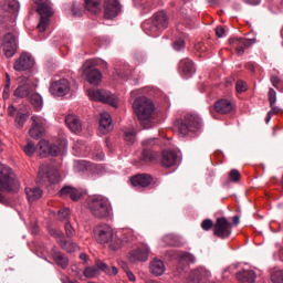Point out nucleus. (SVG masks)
I'll return each instance as SVG.
<instances>
[{"instance_id": "dca6fc26", "label": "nucleus", "mask_w": 283, "mask_h": 283, "mask_svg": "<svg viewBox=\"0 0 283 283\" xmlns=\"http://www.w3.org/2000/svg\"><path fill=\"white\" fill-rule=\"evenodd\" d=\"M123 6H120V0H105L104 1V18L105 19H116L120 14Z\"/></svg>"}, {"instance_id": "09e8293b", "label": "nucleus", "mask_w": 283, "mask_h": 283, "mask_svg": "<svg viewBox=\"0 0 283 283\" xmlns=\"http://www.w3.org/2000/svg\"><path fill=\"white\" fill-rule=\"evenodd\" d=\"M50 235L56 238L57 242L61 244L65 239L63 238V232L56 231L55 229H51L49 231Z\"/></svg>"}, {"instance_id": "6e6552de", "label": "nucleus", "mask_w": 283, "mask_h": 283, "mask_svg": "<svg viewBox=\"0 0 283 283\" xmlns=\"http://www.w3.org/2000/svg\"><path fill=\"white\" fill-rule=\"evenodd\" d=\"M80 72L82 76H86L91 85H98V83L103 81V74L101 71H98V69L94 67V64L90 60L83 64V66L80 69Z\"/></svg>"}, {"instance_id": "c03bdc74", "label": "nucleus", "mask_w": 283, "mask_h": 283, "mask_svg": "<svg viewBox=\"0 0 283 283\" xmlns=\"http://www.w3.org/2000/svg\"><path fill=\"white\" fill-rule=\"evenodd\" d=\"M214 226H213V220L211 219H205L202 222H201V229L203 231H211V229H213Z\"/></svg>"}, {"instance_id": "0eeeda50", "label": "nucleus", "mask_w": 283, "mask_h": 283, "mask_svg": "<svg viewBox=\"0 0 283 283\" xmlns=\"http://www.w3.org/2000/svg\"><path fill=\"white\" fill-rule=\"evenodd\" d=\"M232 229L233 223H231L227 217H219L214 223L213 235L220 238V240H227V238L231 237Z\"/></svg>"}, {"instance_id": "412c9836", "label": "nucleus", "mask_w": 283, "mask_h": 283, "mask_svg": "<svg viewBox=\"0 0 283 283\" xmlns=\"http://www.w3.org/2000/svg\"><path fill=\"white\" fill-rule=\"evenodd\" d=\"M133 187L147 188L149 185H157V181L154 180V177L149 174H140L130 178Z\"/></svg>"}, {"instance_id": "b1692460", "label": "nucleus", "mask_w": 283, "mask_h": 283, "mask_svg": "<svg viewBox=\"0 0 283 283\" xmlns=\"http://www.w3.org/2000/svg\"><path fill=\"white\" fill-rule=\"evenodd\" d=\"M112 129H114V126L112 125V115H109V113L107 112L101 113L98 130L103 135H105V134H109Z\"/></svg>"}, {"instance_id": "f704fd0d", "label": "nucleus", "mask_w": 283, "mask_h": 283, "mask_svg": "<svg viewBox=\"0 0 283 283\" xmlns=\"http://www.w3.org/2000/svg\"><path fill=\"white\" fill-rule=\"evenodd\" d=\"M30 103H31V105H33V107H35L38 111H39V109H42V107H43V97H41L40 94L33 92V93L30 95Z\"/></svg>"}, {"instance_id": "864d4df0", "label": "nucleus", "mask_w": 283, "mask_h": 283, "mask_svg": "<svg viewBox=\"0 0 283 283\" xmlns=\"http://www.w3.org/2000/svg\"><path fill=\"white\" fill-rule=\"evenodd\" d=\"M180 260H185V262L193 264L196 262V256H193L191 253H184L180 255Z\"/></svg>"}, {"instance_id": "cd10ccee", "label": "nucleus", "mask_w": 283, "mask_h": 283, "mask_svg": "<svg viewBox=\"0 0 283 283\" xmlns=\"http://www.w3.org/2000/svg\"><path fill=\"white\" fill-rule=\"evenodd\" d=\"M158 160V153L154 151L149 148H144L142 151L140 163L144 165H151L157 163Z\"/></svg>"}, {"instance_id": "0e129e2a", "label": "nucleus", "mask_w": 283, "mask_h": 283, "mask_svg": "<svg viewBox=\"0 0 283 283\" xmlns=\"http://www.w3.org/2000/svg\"><path fill=\"white\" fill-rule=\"evenodd\" d=\"M195 50L200 53L207 52V46L202 42H199L195 45Z\"/></svg>"}, {"instance_id": "72a5a7b5", "label": "nucleus", "mask_w": 283, "mask_h": 283, "mask_svg": "<svg viewBox=\"0 0 283 283\" xmlns=\"http://www.w3.org/2000/svg\"><path fill=\"white\" fill-rule=\"evenodd\" d=\"M207 270L205 269H198L191 272L189 276L188 283H200V277H202V274L206 273ZM207 275H209V272H207Z\"/></svg>"}, {"instance_id": "de8ad7c7", "label": "nucleus", "mask_w": 283, "mask_h": 283, "mask_svg": "<svg viewBox=\"0 0 283 283\" xmlns=\"http://www.w3.org/2000/svg\"><path fill=\"white\" fill-rule=\"evenodd\" d=\"M59 220H70V208H64L57 213Z\"/></svg>"}, {"instance_id": "a18cd8bd", "label": "nucleus", "mask_w": 283, "mask_h": 283, "mask_svg": "<svg viewBox=\"0 0 283 283\" xmlns=\"http://www.w3.org/2000/svg\"><path fill=\"white\" fill-rule=\"evenodd\" d=\"M268 101H269L270 105H273L277 102V93L275 92V90H273V88L269 90Z\"/></svg>"}, {"instance_id": "680f3d73", "label": "nucleus", "mask_w": 283, "mask_h": 283, "mask_svg": "<svg viewBox=\"0 0 283 283\" xmlns=\"http://www.w3.org/2000/svg\"><path fill=\"white\" fill-rule=\"evenodd\" d=\"M73 17H83V10L73 4L72 8Z\"/></svg>"}, {"instance_id": "9d476101", "label": "nucleus", "mask_w": 283, "mask_h": 283, "mask_svg": "<svg viewBox=\"0 0 283 283\" xmlns=\"http://www.w3.org/2000/svg\"><path fill=\"white\" fill-rule=\"evenodd\" d=\"M19 14V1L0 0V23H3L8 17H17Z\"/></svg>"}, {"instance_id": "423d86ee", "label": "nucleus", "mask_w": 283, "mask_h": 283, "mask_svg": "<svg viewBox=\"0 0 283 283\" xmlns=\"http://www.w3.org/2000/svg\"><path fill=\"white\" fill-rule=\"evenodd\" d=\"M88 96L91 101H98L99 103H106L112 107H118V99L116 98V95L112 94L109 91L91 88L88 90Z\"/></svg>"}, {"instance_id": "6ab92c4d", "label": "nucleus", "mask_w": 283, "mask_h": 283, "mask_svg": "<svg viewBox=\"0 0 283 283\" xmlns=\"http://www.w3.org/2000/svg\"><path fill=\"white\" fill-rule=\"evenodd\" d=\"M32 67H34V59L30 53H22L13 64L15 72H25Z\"/></svg>"}, {"instance_id": "2eb2a0df", "label": "nucleus", "mask_w": 283, "mask_h": 283, "mask_svg": "<svg viewBox=\"0 0 283 283\" xmlns=\"http://www.w3.org/2000/svg\"><path fill=\"white\" fill-rule=\"evenodd\" d=\"M95 240L99 244H108V242L114 240V229L107 224L99 226L95 230Z\"/></svg>"}, {"instance_id": "58836bf2", "label": "nucleus", "mask_w": 283, "mask_h": 283, "mask_svg": "<svg viewBox=\"0 0 283 283\" xmlns=\"http://www.w3.org/2000/svg\"><path fill=\"white\" fill-rule=\"evenodd\" d=\"M60 247H62L64 251H67V253H74V251H78V245L76 243L67 242L65 239L60 241Z\"/></svg>"}, {"instance_id": "c9c22d12", "label": "nucleus", "mask_w": 283, "mask_h": 283, "mask_svg": "<svg viewBox=\"0 0 283 283\" xmlns=\"http://www.w3.org/2000/svg\"><path fill=\"white\" fill-rule=\"evenodd\" d=\"M97 266H98V269H101V271L106 273V275H118V268H116V266L109 268L108 264L103 263V262H98Z\"/></svg>"}, {"instance_id": "a19ab883", "label": "nucleus", "mask_w": 283, "mask_h": 283, "mask_svg": "<svg viewBox=\"0 0 283 283\" xmlns=\"http://www.w3.org/2000/svg\"><path fill=\"white\" fill-rule=\"evenodd\" d=\"M124 138L126 143H134L136 140V129L125 130Z\"/></svg>"}, {"instance_id": "5fc2aeb1", "label": "nucleus", "mask_w": 283, "mask_h": 283, "mask_svg": "<svg viewBox=\"0 0 283 283\" xmlns=\"http://www.w3.org/2000/svg\"><path fill=\"white\" fill-rule=\"evenodd\" d=\"M65 233L67 235V238H74L75 235V231L74 228L72 227L71 222L65 223Z\"/></svg>"}, {"instance_id": "ddd939ff", "label": "nucleus", "mask_w": 283, "mask_h": 283, "mask_svg": "<svg viewBox=\"0 0 283 283\" xmlns=\"http://www.w3.org/2000/svg\"><path fill=\"white\" fill-rule=\"evenodd\" d=\"M169 28V15L165 11H158L153 15L150 32H163Z\"/></svg>"}, {"instance_id": "7ed1b4c3", "label": "nucleus", "mask_w": 283, "mask_h": 283, "mask_svg": "<svg viewBox=\"0 0 283 283\" xmlns=\"http://www.w3.org/2000/svg\"><path fill=\"white\" fill-rule=\"evenodd\" d=\"M175 127H177L180 136H187L189 132L200 129V127H202V123L200 122V117H198V115L188 114L182 119L177 120L175 123Z\"/></svg>"}, {"instance_id": "9b49d317", "label": "nucleus", "mask_w": 283, "mask_h": 283, "mask_svg": "<svg viewBox=\"0 0 283 283\" xmlns=\"http://www.w3.org/2000/svg\"><path fill=\"white\" fill-rule=\"evenodd\" d=\"M38 176L40 178V182H45V180H49L51 185H56V182L61 180L59 170L50 165L40 166Z\"/></svg>"}, {"instance_id": "4468645a", "label": "nucleus", "mask_w": 283, "mask_h": 283, "mask_svg": "<svg viewBox=\"0 0 283 283\" xmlns=\"http://www.w3.org/2000/svg\"><path fill=\"white\" fill-rule=\"evenodd\" d=\"M32 127L29 130V135L31 138L39 140V138L43 137V132H45V119L41 116L33 115L31 117Z\"/></svg>"}, {"instance_id": "5701e85b", "label": "nucleus", "mask_w": 283, "mask_h": 283, "mask_svg": "<svg viewBox=\"0 0 283 283\" xmlns=\"http://www.w3.org/2000/svg\"><path fill=\"white\" fill-rule=\"evenodd\" d=\"M179 72H181L186 78L193 76V74H196V65L193 64V61H191L189 57L180 60Z\"/></svg>"}, {"instance_id": "39448f33", "label": "nucleus", "mask_w": 283, "mask_h": 283, "mask_svg": "<svg viewBox=\"0 0 283 283\" xmlns=\"http://www.w3.org/2000/svg\"><path fill=\"white\" fill-rule=\"evenodd\" d=\"M34 90H36V82H34V76H23L22 84L14 90L13 96H15V98H28L31 96Z\"/></svg>"}, {"instance_id": "3c124183", "label": "nucleus", "mask_w": 283, "mask_h": 283, "mask_svg": "<svg viewBox=\"0 0 283 283\" xmlns=\"http://www.w3.org/2000/svg\"><path fill=\"white\" fill-rule=\"evenodd\" d=\"M123 269H124L129 282H136V275H134L133 271H129V268L127 266V264L123 263Z\"/></svg>"}, {"instance_id": "f257e3e1", "label": "nucleus", "mask_w": 283, "mask_h": 283, "mask_svg": "<svg viewBox=\"0 0 283 283\" xmlns=\"http://www.w3.org/2000/svg\"><path fill=\"white\" fill-rule=\"evenodd\" d=\"M133 109L144 129H151L154 127V102L151 99L142 96L137 97L133 103Z\"/></svg>"}, {"instance_id": "a878e982", "label": "nucleus", "mask_w": 283, "mask_h": 283, "mask_svg": "<svg viewBox=\"0 0 283 283\" xmlns=\"http://www.w3.org/2000/svg\"><path fill=\"white\" fill-rule=\"evenodd\" d=\"M217 114H231L233 112V104L229 99H219L214 103Z\"/></svg>"}, {"instance_id": "7c9ffc66", "label": "nucleus", "mask_w": 283, "mask_h": 283, "mask_svg": "<svg viewBox=\"0 0 283 283\" xmlns=\"http://www.w3.org/2000/svg\"><path fill=\"white\" fill-rule=\"evenodd\" d=\"M52 258L54 262L61 266V269H65L66 266L70 265V260L65 254L61 253V251H57L55 249L52 250Z\"/></svg>"}, {"instance_id": "69168bd1", "label": "nucleus", "mask_w": 283, "mask_h": 283, "mask_svg": "<svg viewBox=\"0 0 283 283\" xmlns=\"http://www.w3.org/2000/svg\"><path fill=\"white\" fill-rule=\"evenodd\" d=\"M8 115L11 117L17 116V107H14V105H10L7 109Z\"/></svg>"}, {"instance_id": "bb28decb", "label": "nucleus", "mask_w": 283, "mask_h": 283, "mask_svg": "<svg viewBox=\"0 0 283 283\" xmlns=\"http://www.w3.org/2000/svg\"><path fill=\"white\" fill-rule=\"evenodd\" d=\"M60 196L61 198H67L69 196L71 200L76 202V200H81V196H83V193H81L76 188L65 186L60 190Z\"/></svg>"}, {"instance_id": "1a4fd4ad", "label": "nucleus", "mask_w": 283, "mask_h": 283, "mask_svg": "<svg viewBox=\"0 0 283 283\" xmlns=\"http://www.w3.org/2000/svg\"><path fill=\"white\" fill-rule=\"evenodd\" d=\"M17 185V177L10 167H3L0 172V191H7L10 193L13 187Z\"/></svg>"}, {"instance_id": "20e7f679", "label": "nucleus", "mask_w": 283, "mask_h": 283, "mask_svg": "<svg viewBox=\"0 0 283 283\" xmlns=\"http://www.w3.org/2000/svg\"><path fill=\"white\" fill-rule=\"evenodd\" d=\"M74 87H76V83L74 81L60 78L51 83L49 92L52 94V96H57L61 98L63 96H67V94H70Z\"/></svg>"}, {"instance_id": "393cba45", "label": "nucleus", "mask_w": 283, "mask_h": 283, "mask_svg": "<svg viewBox=\"0 0 283 283\" xmlns=\"http://www.w3.org/2000/svg\"><path fill=\"white\" fill-rule=\"evenodd\" d=\"M65 124L73 134H81L83 132V124H81V119L76 115H67Z\"/></svg>"}, {"instance_id": "49530a36", "label": "nucleus", "mask_w": 283, "mask_h": 283, "mask_svg": "<svg viewBox=\"0 0 283 283\" xmlns=\"http://www.w3.org/2000/svg\"><path fill=\"white\" fill-rule=\"evenodd\" d=\"M229 178L232 182H239L241 178L240 171L238 169L230 170Z\"/></svg>"}, {"instance_id": "79ce46f5", "label": "nucleus", "mask_w": 283, "mask_h": 283, "mask_svg": "<svg viewBox=\"0 0 283 283\" xmlns=\"http://www.w3.org/2000/svg\"><path fill=\"white\" fill-rule=\"evenodd\" d=\"M273 283H283V270H279L271 275Z\"/></svg>"}, {"instance_id": "a211bd4d", "label": "nucleus", "mask_w": 283, "mask_h": 283, "mask_svg": "<svg viewBox=\"0 0 283 283\" xmlns=\"http://www.w3.org/2000/svg\"><path fill=\"white\" fill-rule=\"evenodd\" d=\"M229 43L235 49L238 56H242L244 50L251 48V45L255 43V39L230 38Z\"/></svg>"}, {"instance_id": "4d7b16f0", "label": "nucleus", "mask_w": 283, "mask_h": 283, "mask_svg": "<svg viewBox=\"0 0 283 283\" xmlns=\"http://www.w3.org/2000/svg\"><path fill=\"white\" fill-rule=\"evenodd\" d=\"M172 48L177 52H180V50H182L185 48V40L179 39V40L175 41L172 44Z\"/></svg>"}, {"instance_id": "37998d69", "label": "nucleus", "mask_w": 283, "mask_h": 283, "mask_svg": "<svg viewBox=\"0 0 283 283\" xmlns=\"http://www.w3.org/2000/svg\"><path fill=\"white\" fill-rule=\"evenodd\" d=\"M23 150L27 154V156H33L34 151H36V147L34 146V143L29 142L27 146H24Z\"/></svg>"}, {"instance_id": "bf43d9fd", "label": "nucleus", "mask_w": 283, "mask_h": 283, "mask_svg": "<svg viewBox=\"0 0 283 283\" xmlns=\"http://www.w3.org/2000/svg\"><path fill=\"white\" fill-rule=\"evenodd\" d=\"M270 81L273 87H275L276 90H280V83H282V80H280V77H277L276 75H272Z\"/></svg>"}, {"instance_id": "c85d7f7f", "label": "nucleus", "mask_w": 283, "mask_h": 283, "mask_svg": "<svg viewBox=\"0 0 283 283\" xmlns=\"http://www.w3.org/2000/svg\"><path fill=\"white\" fill-rule=\"evenodd\" d=\"M255 277H258V275L253 270H243L237 273L239 283H255Z\"/></svg>"}, {"instance_id": "603ef678", "label": "nucleus", "mask_w": 283, "mask_h": 283, "mask_svg": "<svg viewBox=\"0 0 283 283\" xmlns=\"http://www.w3.org/2000/svg\"><path fill=\"white\" fill-rule=\"evenodd\" d=\"M235 90L238 94H242V92H247V84H244V81L242 80L237 81Z\"/></svg>"}, {"instance_id": "e2e57ef3", "label": "nucleus", "mask_w": 283, "mask_h": 283, "mask_svg": "<svg viewBox=\"0 0 283 283\" xmlns=\"http://www.w3.org/2000/svg\"><path fill=\"white\" fill-rule=\"evenodd\" d=\"M2 98L4 101H8V98H10V86L9 85H4Z\"/></svg>"}, {"instance_id": "473e14b6", "label": "nucleus", "mask_w": 283, "mask_h": 283, "mask_svg": "<svg viewBox=\"0 0 283 283\" xmlns=\"http://www.w3.org/2000/svg\"><path fill=\"white\" fill-rule=\"evenodd\" d=\"M25 193L29 202H34V200H39L43 196V190L41 188H25Z\"/></svg>"}, {"instance_id": "13d9d810", "label": "nucleus", "mask_w": 283, "mask_h": 283, "mask_svg": "<svg viewBox=\"0 0 283 283\" xmlns=\"http://www.w3.org/2000/svg\"><path fill=\"white\" fill-rule=\"evenodd\" d=\"M157 139L156 138H149L142 143L144 149H147V147H154L156 145Z\"/></svg>"}, {"instance_id": "e433bc0d", "label": "nucleus", "mask_w": 283, "mask_h": 283, "mask_svg": "<svg viewBox=\"0 0 283 283\" xmlns=\"http://www.w3.org/2000/svg\"><path fill=\"white\" fill-rule=\"evenodd\" d=\"M28 118H30V113H21L18 111L15 114V126L19 127V129H21V127L25 125Z\"/></svg>"}, {"instance_id": "2f4dec72", "label": "nucleus", "mask_w": 283, "mask_h": 283, "mask_svg": "<svg viewBox=\"0 0 283 283\" xmlns=\"http://www.w3.org/2000/svg\"><path fill=\"white\" fill-rule=\"evenodd\" d=\"M85 9L92 14H99L101 12V0H84Z\"/></svg>"}, {"instance_id": "338daca9", "label": "nucleus", "mask_w": 283, "mask_h": 283, "mask_svg": "<svg viewBox=\"0 0 283 283\" xmlns=\"http://www.w3.org/2000/svg\"><path fill=\"white\" fill-rule=\"evenodd\" d=\"M270 107L272 109V111H270V112H272V114H280L281 109L275 104H270Z\"/></svg>"}, {"instance_id": "4be33fe9", "label": "nucleus", "mask_w": 283, "mask_h": 283, "mask_svg": "<svg viewBox=\"0 0 283 283\" xmlns=\"http://www.w3.org/2000/svg\"><path fill=\"white\" fill-rule=\"evenodd\" d=\"M161 166L166 169H169L170 167H175V165L178 163V153L175 150H164L161 153Z\"/></svg>"}, {"instance_id": "aec40b11", "label": "nucleus", "mask_w": 283, "mask_h": 283, "mask_svg": "<svg viewBox=\"0 0 283 283\" xmlns=\"http://www.w3.org/2000/svg\"><path fill=\"white\" fill-rule=\"evenodd\" d=\"M149 247L143 244L140 248L133 250L129 253V261L130 262H147L149 260Z\"/></svg>"}, {"instance_id": "8fccbe9b", "label": "nucleus", "mask_w": 283, "mask_h": 283, "mask_svg": "<svg viewBox=\"0 0 283 283\" xmlns=\"http://www.w3.org/2000/svg\"><path fill=\"white\" fill-rule=\"evenodd\" d=\"M39 149L42 151V154H48L50 149V143H48L45 139H41L39 142Z\"/></svg>"}, {"instance_id": "ea45409f", "label": "nucleus", "mask_w": 283, "mask_h": 283, "mask_svg": "<svg viewBox=\"0 0 283 283\" xmlns=\"http://www.w3.org/2000/svg\"><path fill=\"white\" fill-rule=\"evenodd\" d=\"M128 235H129V239L124 238L123 240H118L117 244H111V248L114 251H117V249H120V247H123V242H125V243L134 242V235H132V231H128Z\"/></svg>"}, {"instance_id": "774afa93", "label": "nucleus", "mask_w": 283, "mask_h": 283, "mask_svg": "<svg viewBox=\"0 0 283 283\" xmlns=\"http://www.w3.org/2000/svg\"><path fill=\"white\" fill-rule=\"evenodd\" d=\"M245 3H249L250 6H260V1L262 0H244Z\"/></svg>"}, {"instance_id": "6e6d98bb", "label": "nucleus", "mask_w": 283, "mask_h": 283, "mask_svg": "<svg viewBox=\"0 0 283 283\" xmlns=\"http://www.w3.org/2000/svg\"><path fill=\"white\" fill-rule=\"evenodd\" d=\"M48 154H50V156H59V154H61V148L56 145H51L49 146Z\"/></svg>"}, {"instance_id": "052dcab7", "label": "nucleus", "mask_w": 283, "mask_h": 283, "mask_svg": "<svg viewBox=\"0 0 283 283\" xmlns=\"http://www.w3.org/2000/svg\"><path fill=\"white\" fill-rule=\"evenodd\" d=\"M216 35L219 39H222V38L227 36V31L222 27H217L216 28Z\"/></svg>"}, {"instance_id": "c756f323", "label": "nucleus", "mask_w": 283, "mask_h": 283, "mask_svg": "<svg viewBox=\"0 0 283 283\" xmlns=\"http://www.w3.org/2000/svg\"><path fill=\"white\" fill-rule=\"evenodd\" d=\"M150 273L156 277H160L166 271L165 263L161 260L155 259L149 265Z\"/></svg>"}, {"instance_id": "f8f14e48", "label": "nucleus", "mask_w": 283, "mask_h": 283, "mask_svg": "<svg viewBox=\"0 0 283 283\" xmlns=\"http://www.w3.org/2000/svg\"><path fill=\"white\" fill-rule=\"evenodd\" d=\"M36 10L39 14H41V19L38 24V30H40V32H45L48 25H50V17L54 14V11L52 10V6H50V2L41 4L40 7H38Z\"/></svg>"}, {"instance_id": "f3484780", "label": "nucleus", "mask_w": 283, "mask_h": 283, "mask_svg": "<svg viewBox=\"0 0 283 283\" xmlns=\"http://www.w3.org/2000/svg\"><path fill=\"white\" fill-rule=\"evenodd\" d=\"M2 49L7 59H12L17 54V36L12 33H7L2 40Z\"/></svg>"}, {"instance_id": "4c0bfd02", "label": "nucleus", "mask_w": 283, "mask_h": 283, "mask_svg": "<svg viewBox=\"0 0 283 283\" xmlns=\"http://www.w3.org/2000/svg\"><path fill=\"white\" fill-rule=\"evenodd\" d=\"M101 273V269L98 268V263L94 266H88L84 270L83 275L84 277H96Z\"/></svg>"}, {"instance_id": "f03ea898", "label": "nucleus", "mask_w": 283, "mask_h": 283, "mask_svg": "<svg viewBox=\"0 0 283 283\" xmlns=\"http://www.w3.org/2000/svg\"><path fill=\"white\" fill-rule=\"evenodd\" d=\"M87 208L97 220H105L112 216V203H109V199L101 195L88 198Z\"/></svg>"}]
</instances>
